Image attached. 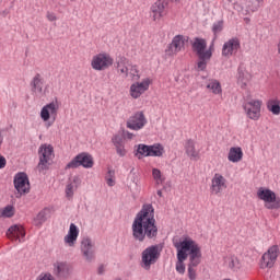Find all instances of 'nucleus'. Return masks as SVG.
<instances>
[{
	"instance_id": "obj_27",
	"label": "nucleus",
	"mask_w": 280,
	"mask_h": 280,
	"mask_svg": "<svg viewBox=\"0 0 280 280\" xmlns=\"http://www.w3.org/2000/svg\"><path fill=\"white\" fill-rule=\"evenodd\" d=\"M112 143H114L118 156H126V148L124 147V138L121 136H114Z\"/></svg>"
},
{
	"instance_id": "obj_8",
	"label": "nucleus",
	"mask_w": 280,
	"mask_h": 280,
	"mask_svg": "<svg viewBox=\"0 0 280 280\" xmlns=\"http://www.w3.org/2000/svg\"><path fill=\"white\" fill-rule=\"evenodd\" d=\"M259 200L266 202L267 209H280V197L268 188H259L257 191Z\"/></svg>"
},
{
	"instance_id": "obj_12",
	"label": "nucleus",
	"mask_w": 280,
	"mask_h": 280,
	"mask_svg": "<svg viewBox=\"0 0 280 280\" xmlns=\"http://www.w3.org/2000/svg\"><path fill=\"white\" fill-rule=\"evenodd\" d=\"M170 5V1L167 0H158L150 8V16L152 21L155 23L161 21L163 16L167 14V7Z\"/></svg>"
},
{
	"instance_id": "obj_47",
	"label": "nucleus",
	"mask_w": 280,
	"mask_h": 280,
	"mask_svg": "<svg viewBox=\"0 0 280 280\" xmlns=\"http://www.w3.org/2000/svg\"><path fill=\"white\" fill-rule=\"evenodd\" d=\"M172 1V3H176V1H178V0H171Z\"/></svg>"
},
{
	"instance_id": "obj_20",
	"label": "nucleus",
	"mask_w": 280,
	"mask_h": 280,
	"mask_svg": "<svg viewBox=\"0 0 280 280\" xmlns=\"http://www.w3.org/2000/svg\"><path fill=\"white\" fill-rule=\"evenodd\" d=\"M186 43L187 38L185 36L176 35L166 49L167 56H176V54L183 51V49H185Z\"/></svg>"
},
{
	"instance_id": "obj_44",
	"label": "nucleus",
	"mask_w": 280,
	"mask_h": 280,
	"mask_svg": "<svg viewBox=\"0 0 280 280\" xmlns=\"http://www.w3.org/2000/svg\"><path fill=\"white\" fill-rule=\"evenodd\" d=\"M126 137H127V139H132L135 137V133L127 131Z\"/></svg>"
},
{
	"instance_id": "obj_45",
	"label": "nucleus",
	"mask_w": 280,
	"mask_h": 280,
	"mask_svg": "<svg viewBox=\"0 0 280 280\" xmlns=\"http://www.w3.org/2000/svg\"><path fill=\"white\" fill-rule=\"evenodd\" d=\"M158 196H159L160 198H163V190H158Z\"/></svg>"
},
{
	"instance_id": "obj_40",
	"label": "nucleus",
	"mask_w": 280,
	"mask_h": 280,
	"mask_svg": "<svg viewBox=\"0 0 280 280\" xmlns=\"http://www.w3.org/2000/svg\"><path fill=\"white\" fill-rule=\"evenodd\" d=\"M222 30H223L222 22H217L213 24L212 32L214 34V38H218V34H220V32H222Z\"/></svg>"
},
{
	"instance_id": "obj_19",
	"label": "nucleus",
	"mask_w": 280,
	"mask_h": 280,
	"mask_svg": "<svg viewBox=\"0 0 280 280\" xmlns=\"http://www.w3.org/2000/svg\"><path fill=\"white\" fill-rule=\"evenodd\" d=\"M13 183L20 196H23V194H30V179L27 178V174L25 173L16 174Z\"/></svg>"
},
{
	"instance_id": "obj_46",
	"label": "nucleus",
	"mask_w": 280,
	"mask_h": 280,
	"mask_svg": "<svg viewBox=\"0 0 280 280\" xmlns=\"http://www.w3.org/2000/svg\"><path fill=\"white\" fill-rule=\"evenodd\" d=\"M0 218H3V210L0 209Z\"/></svg>"
},
{
	"instance_id": "obj_14",
	"label": "nucleus",
	"mask_w": 280,
	"mask_h": 280,
	"mask_svg": "<svg viewBox=\"0 0 280 280\" xmlns=\"http://www.w3.org/2000/svg\"><path fill=\"white\" fill-rule=\"evenodd\" d=\"M280 255L279 245H272L268 250L262 255L260 268H272L277 264V258Z\"/></svg>"
},
{
	"instance_id": "obj_32",
	"label": "nucleus",
	"mask_w": 280,
	"mask_h": 280,
	"mask_svg": "<svg viewBox=\"0 0 280 280\" xmlns=\"http://www.w3.org/2000/svg\"><path fill=\"white\" fill-rule=\"evenodd\" d=\"M147 154L149 156H163L165 154V148L160 143L149 145V152Z\"/></svg>"
},
{
	"instance_id": "obj_11",
	"label": "nucleus",
	"mask_w": 280,
	"mask_h": 280,
	"mask_svg": "<svg viewBox=\"0 0 280 280\" xmlns=\"http://www.w3.org/2000/svg\"><path fill=\"white\" fill-rule=\"evenodd\" d=\"M58 110H60V103L58 102V98H55L52 102L46 104L42 108L40 117L43 121H49V119H52V121H56L58 117Z\"/></svg>"
},
{
	"instance_id": "obj_49",
	"label": "nucleus",
	"mask_w": 280,
	"mask_h": 280,
	"mask_svg": "<svg viewBox=\"0 0 280 280\" xmlns=\"http://www.w3.org/2000/svg\"><path fill=\"white\" fill-rule=\"evenodd\" d=\"M56 120H52V122H50V126H51V124H54Z\"/></svg>"
},
{
	"instance_id": "obj_25",
	"label": "nucleus",
	"mask_w": 280,
	"mask_h": 280,
	"mask_svg": "<svg viewBox=\"0 0 280 280\" xmlns=\"http://www.w3.org/2000/svg\"><path fill=\"white\" fill-rule=\"evenodd\" d=\"M244 159V151L240 147H232L228 154V161L231 163H240Z\"/></svg>"
},
{
	"instance_id": "obj_5",
	"label": "nucleus",
	"mask_w": 280,
	"mask_h": 280,
	"mask_svg": "<svg viewBox=\"0 0 280 280\" xmlns=\"http://www.w3.org/2000/svg\"><path fill=\"white\" fill-rule=\"evenodd\" d=\"M163 247L161 245H150L141 253L140 266L143 270H150L159 259H161V253Z\"/></svg>"
},
{
	"instance_id": "obj_50",
	"label": "nucleus",
	"mask_w": 280,
	"mask_h": 280,
	"mask_svg": "<svg viewBox=\"0 0 280 280\" xmlns=\"http://www.w3.org/2000/svg\"><path fill=\"white\" fill-rule=\"evenodd\" d=\"M56 120H52V122H50V126H51V124H54Z\"/></svg>"
},
{
	"instance_id": "obj_21",
	"label": "nucleus",
	"mask_w": 280,
	"mask_h": 280,
	"mask_svg": "<svg viewBox=\"0 0 280 280\" xmlns=\"http://www.w3.org/2000/svg\"><path fill=\"white\" fill-rule=\"evenodd\" d=\"M226 189V178L222 176V174H214V176L211 179V186L210 191L212 195L218 196L219 194H222Z\"/></svg>"
},
{
	"instance_id": "obj_31",
	"label": "nucleus",
	"mask_w": 280,
	"mask_h": 280,
	"mask_svg": "<svg viewBox=\"0 0 280 280\" xmlns=\"http://www.w3.org/2000/svg\"><path fill=\"white\" fill-rule=\"evenodd\" d=\"M248 71H246V68L244 66H240L237 69V83L241 84V86H246L248 83Z\"/></svg>"
},
{
	"instance_id": "obj_39",
	"label": "nucleus",
	"mask_w": 280,
	"mask_h": 280,
	"mask_svg": "<svg viewBox=\"0 0 280 280\" xmlns=\"http://www.w3.org/2000/svg\"><path fill=\"white\" fill-rule=\"evenodd\" d=\"M196 268L198 265H191V261L188 265V279L196 280Z\"/></svg>"
},
{
	"instance_id": "obj_23",
	"label": "nucleus",
	"mask_w": 280,
	"mask_h": 280,
	"mask_svg": "<svg viewBox=\"0 0 280 280\" xmlns=\"http://www.w3.org/2000/svg\"><path fill=\"white\" fill-rule=\"evenodd\" d=\"M78 235H80V230L78 229V225L71 223L68 234L63 238L65 244H68V246H75V242H78Z\"/></svg>"
},
{
	"instance_id": "obj_34",
	"label": "nucleus",
	"mask_w": 280,
	"mask_h": 280,
	"mask_svg": "<svg viewBox=\"0 0 280 280\" xmlns=\"http://www.w3.org/2000/svg\"><path fill=\"white\" fill-rule=\"evenodd\" d=\"M225 264L231 270H240V259L236 256L226 257Z\"/></svg>"
},
{
	"instance_id": "obj_16",
	"label": "nucleus",
	"mask_w": 280,
	"mask_h": 280,
	"mask_svg": "<svg viewBox=\"0 0 280 280\" xmlns=\"http://www.w3.org/2000/svg\"><path fill=\"white\" fill-rule=\"evenodd\" d=\"M241 47L240 38L233 37L223 44L221 54L223 58H232V56L237 55Z\"/></svg>"
},
{
	"instance_id": "obj_6",
	"label": "nucleus",
	"mask_w": 280,
	"mask_h": 280,
	"mask_svg": "<svg viewBox=\"0 0 280 280\" xmlns=\"http://www.w3.org/2000/svg\"><path fill=\"white\" fill-rule=\"evenodd\" d=\"M39 162L37 165L38 172L49 170L50 161L54 159V147L50 144H42L38 150Z\"/></svg>"
},
{
	"instance_id": "obj_17",
	"label": "nucleus",
	"mask_w": 280,
	"mask_h": 280,
	"mask_svg": "<svg viewBox=\"0 0 280 280\" xmlns=\"http://www.w3.org/2000/svg\"><path fill=\"white\" fill-rule=\"evenodd\" d=\"M30 86H31V92L33 93V95H35L36 97H43L45 96V91H44V86H45V78L43 77V74L40 73H36L31 82H30Z\"/></svg>"
},
{
	"instance_id": "obj_9",
	"label": "nucleus",
	"mask_w": 280,
	"mask_h": 280,
	"mask_svg": "<svg viewBox=\"0 0 280 280\" xmlns=\"http://www.w3.org/2000/svg\"><path fill=\"white\" fill-rule=\"evenodd\" d=\"M113 57L108 52H101L93 56L91 67L94 71H106V69L113 67Z\"/></svg>"
},
{
	"instance_id": "obj_18",
	"label": "nucleus",
	"mask_w": 280,
	"mask_h": 280,
	"mask_svg": "<svg viewBox=\"0 0 280 280\" xmlns=\"http://www.w3.org/2000/svg\"><path fill=\"white\" fill-rule=\"evenodd\" d=\"M81 253L86 261L95 259V243L88 236L81 241Z\"/></svg>"
},
{
	"instance_id": "obj_4",
	"label": "nucleus",
	"mask_w": 280,
	"mask_h": 280,
	"mask_svg": "<svg viewBox=\"0 0 280 280\" xmlns=\"http://www.w3.org/2000/svg\"><path fill=\"white\" fill-rule=\"evenodd\" d=\"M116 65V70L120 78L132 80V82H137V80L141 78V74H139V67L132 65L126 57H120Z\"/></svg>"
},
{
	"instance_id": "obj_10",
	"label": "nucleus",
	"mask_w": 280,
	"mask_h": 280,
	"mask_svg": "<svg viewBox=\"0 0 280 280\" xmlns=\"http://www.w3.org/2000/svg\"><path fill=\"white\" fill-rule=\"evenodd\" d=\"M264 102L260 100H250L244 103L243 108L248 117L253 121H259L261 117V106Z\"/></svg>"
},
{
	"instance_id": "obj_22",
	"label": "nucleus",
	"mask_w": 280,
	"mask_h": 280,
	"mask_svg": "<svg viewBox=\"0 0 280 280\" xmlns=\"http://www.w3.org/2000/svg\"><path fill=\"white\" fill-rule=\"evenodd\" d=\"M7 237H9L11 242L21 243L25 237V229L22 228V225H13L7 231Z\"/></svg>"
},
{
	"instance_id": "obj_36",
	"label": "nucleus",
	"mask_w": 280,
	"mask_h": 280,
	"mask_svg": "<svg viewBox=\"0 0 280 280\" xmlns=\"http://www.w3.org/2000/svg\"><path fill=\"white\" fill-rule=\"evenodd\" d=\"M47 221V210H42L34 219L35 226H42Z\"/></svg>"
},
{
	"instance_id": "obj_42",
	"label": "nucleus",
	"mask_w": 280,
	"mask_h": 280,
	"mask_svg": "<svg viewBox=\"0 0 280 280\" xmlns=\"http://www.w3.org/2000/svg\"><path fill=\"white\" fill-rule=\"evenodd\" d=\"M8 165V161L3 155H0V170H3Z\"/></svg>"
},
{
	"instance_id": "obj_24",
	"label": "nucleus",
	"mask_w": 280,
	"mask_h": 280,
	"mask_svg": "<svg viewBox=\"0 0 280 280\" xmlns=\"http://www.w3.org/2000/svg\"><path fill=\"white\" fill-rule=\"evenodd\" d=\"M52 272L56 277H69V264L57 261L52 265Z\"/></svg>"
},
{
	"instance_id": "obj_43",
	"label": "nucleus",
	"mask_w": 280,
	"mask_h": 280,
	"mask_svg": "<svg viewBox=\"0 0 280 280\" xmlns=\"http://www.w3.org/2000/svg\"><path fill=\"white\" fill-rule=\"evenodd\" d=\"M104 272H106V267L104 265H101L97 269V273L98 275H104Z\"/></svg>"
},
{
	"instance_id": "obj_28",
	"label": "nucleus",
	"mask_w": 280,
	"mask_h": 280,
	"mask_svg": "<svg viewBox=\"0 0 280 280\" xmlns=\"http://www.w3.org/2000/svg\"><path fill=\"white\" fill-rule=\"evenodd\" d=\"M206 89H208V91H211L213 95H222V84L215 79L208 80Z\"/></svg>"
},
{
	"instance_id": "obj_30",
	"label": "nucleus",
	"mask_w": 280,
	"mask_h": 280,
	"mask_svg": "<svg viewBox=\"0 0 280 280\" xmlns=\"http://www.w3.org/2000/svg\"><path fill=\"white\" fill-rule=\"evenodd\" d=\"M81 183H82V179H80L78 176L73 177L72 183L66 186L67 198H73V191L78 189V187H80Z\"/></svg>"
},
{
	"instance_id": "obj_15",
	"label": "nucleus",
	"mask_w": 280,
	"mask_h": 280,
	"mask_svg": "<svg viewBox=\"0 0 280 280\" xmlns=\"http://www.w3.org/2000/svg\"><path fill=\"white\" fill-rule=\"evenodd\" d=\"M150 84H152L150 78H145L141 82H135L130 85L129 95L132 100H139L150 89Z\"/></svg>"
},
{
	"instance_id": "obj_26",
	"label": "nucleus",
	"mask_w": 280,
	"mask_h": 280,
	"mask_svg": "<svg viewBox=\"0 0 280 280\" xmlns=\"http://www.w3.org/2000/svg\"><path fill=\"white\" fill-rule=\"evenodd\" d=\"M185 150L187 156H189L191 161H198V159H200V152L196 151V143L194 142V140H187L185 144Z\"/></svg>"
},
{
	"instance_id": "obj_3",
	"label": "nucleus",
	"mask_w": 280,
	"mask_h": 280,
	"mask_svg": "<svg viewBox=\"0 0 280 280\" xmlns=\"http://www.w3.org/2000/svg\"><path fill=\"white\" fill-rule=\"evenodd\" d=\"M192 51L198 57L197 69L198 71H205L209 60L213 57V50L211 47L207 49V39L195 37L191 42Z\"/></svg>"
},
{
	"instance_id": "obj_1",
	"label": "nucleus",
	"mask_w": 280,
	"mask_h": 280,
	"mask_svg": "<svg viewBox=\"0 0 280 280\" xmlns=\"http://www.w3.org/2000/svg\"><path fill=\"white\" fill-rule=\"evenodd\" d=\"M132 237L136 242L143 243L145 240H156L159 237V226L154 219V207L145 203L137 213L131 225Z\"/></svg>"
},
{
	"instance_id": "obj_2",
	"label": "nucleus",
	"mask_w": 280,
	"mask_h": 280,
	"mask_svg": "<svg viewBox=\"0 0 280 280\" xmlns=\"http://www.w3.org/2000/svg\"><path fill=\"white\" fill-rule=\"evenodd\" d=\"M174 247L177 250L176 272L179 275L185 272V261L188 257L191 266H200L202 250L194 238L185 236L182 241L174 243Z\"/></svg>"
},
{
	"instance_id": "obj_7",
	"label": "nucleus",
	"mask_w": 280,
	"mask_h": 280,
	"mask_svg": "<svg viewBox=\"0 0 280 280\" xmlns=\"http://www.w3.org/2000/svg\"><path fill=\"white\" fill-rule=\"evenodd\" d=\"M93 165V155L83 152L74 156L72 161L66 165V170H77V167H84L85 170H91Z\"/></svg>"
},
{
	"instance_id": "obj_41",
	"label": "nucleus",
	"mask_w": 280,
	"mask_h": 280,
	"mask_svg": "<svg viewBox=\"0 0 280 280\" xmlns=\"http://www.w3.org/2000/svg\"><path fill=\"white\" fill-rule=\"evenodd\" d=\"M46 18L50 22L58 21V16H56V13L54 12H47Z\"/></svg>"
},
{
	"instance_id": "obj_29",
	"label": "nucleus",
	"mask_w": 280,
	"mask_h": 280,
	"mask_svg": "<svg viewBox=\"0 0 280 280\" xmlns=\"http://www.w3.org/2000/svg\"><path fill=\"white\" fill-rule=\"evenodd\" d=\"M267 110L272 113V115H280V100L275 96L268 100L267 102Z\"/></svg>"
},
{
	"instance_id": "obj_38",
	"label": "nucleus",
	"mask_w": 280,
	"mask_h": 280,
	"mask_svg": "<svg viewBox=\"0 0 280 280\" xmlns=\"http://www.w3.org/2000/svg\"><path fill=\"white\" fill-rule=\"evenodd\" d=\"M14 215V207L9 205L4 208H2V217L3 218H13Z\"/></svg>"
},
{
	"instance_id": "obj_33",
	"label": "nucleus",
	"mask_w": 280,
	"mask_h": 280,
	"mask_svg": "<svg viewBox=\"0 0 280 280\" xmlns=\"http://www.w3.org/2000/svg\"><path fill=\"white\" fill-rule=\"evenodd\" d=\"M152 178L155 183V187H161L165 183V175L159 168H152Z\"/></svg>"
},
{
	"instance_id": "obj_35",
	"label": "nucleus",
	"mask_w": 280,
	"mask_h": 280,
	"mask_svg": "<svg viewBox=\"0 0 280 280\" xmlns=\"http://www.w3.org/2000/svg\"><path fill=\"white\" fill-rule=\"evenodd\" d=\"M149 152H150V145L139 144L137 152H136V156L138 159H143V156H150V155H148Z\"/></svg>"
},
{
	"instance_id": "obj_13",
	"label": "nucleus",
	"mask_w": 280,
	"mask_h": 280,
	"mask_svg": "<svg viewBox=\"0 0 280 280\" xmlns=\"http://www.w3.org/2000/svg\"><path fill=\"white\" fill-rule=\"evenodd\" d=\"M147 125L148 118H145L143 112H136L127 120V128H129V130H143Z\"/></svg>"
},
{
	"instance_id": "obj_48",
	"label": "nucleus",
	"mask_w": 280,
	"mask_h": 280,
	"mask_svg": "<svg viewBox=\"0 0 280 280\" xmlns=\"http://www.w3.org/2000/svg\"><path fill=\"white\" fill-rule=\"evenodd\" d=\"M258 1V3H261V0H257Z\"/></svg>"
},
{
	"instance_id": "obj_37",
	"label": "nucleus",
	"mask_w": 280,
	"mask_h": 280,
	"mask_svg": "<svg viewBox=\"0 0 280 280\" xmlns=\"http://www.w3.org/2000/svg\"><path fill=\"white\" fill-rule=\"evenodd\" d=\"M105 180L108 187H115V171L108 168L106 175H105Z\"/></svg>"
}]
</instances>
